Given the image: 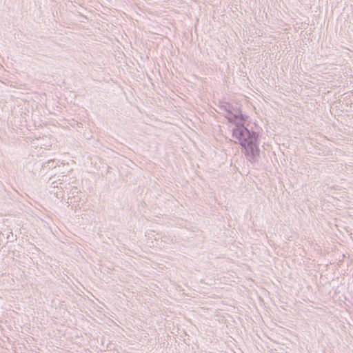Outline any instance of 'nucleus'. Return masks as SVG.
<instances>
[{"instance_id": "1", "label": "nucleus", "mask_w": 353, "mask_h": 353, "mask_svg": "<svg viewBox=\"0 0 353 353\" xmlns=\"http://www.w3.org/2000/svg\"><path fill=\"white\" fill-rule=\"evenodd\" d=\"M233 136L239 140L240 144L245 148L248 154L254 155L258 153V136L256 133L250 132L243 126H239L234 130Z\"/></svg>"}]
</instances>
